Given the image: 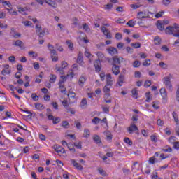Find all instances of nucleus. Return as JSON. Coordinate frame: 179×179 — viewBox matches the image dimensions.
I'll use <instances>...</instances> for the list:
<instances>
[{"label":"nucleus","instance_id":"obj_1","mask_svg":"<svg viewBox=\"0 0 179 179\" xmlns=\"http://www.w3.org/2000/svg\"><path fill=\"white\" fill-rule=\"evenodd\" d=\"M166 34L173 36V37H178L179 38V25L177 23H174L173 25L168 26L165 29Z\"/></svg>","mask_w":179,"mask_h":179},{"label":"nucleus","instance_id":"obj_2","mask_svg":"<svg viewBox=\"0 0 179 179\" xmlns=\"http://www.w3.org/2000/svg\"><path fill=\"white\" fill-rule=\"evenodd\" d=\"M173 78L172 74H169L168 76L163 78V83L165 85L166 89L170 92L173 91V85H171V78Z\"/></svg>","mask_w":179,"mask_h":179},{"label":"nucleus","instance_id":"obj_3","mask_svg":"<svg viewBox=\"0 0 179 179\" xmlns=\"http://www.w3.org/2000/svg\"><path fill=\"white\" fill-rule=\"evenodd\" d=\"M106 61H108V64L110 65H121V62H124V59L122 57H118V56H114L113 58L107 57Z\"/></svg>","mask_w":179,"mask_h":179},{"label":"nucleus","instance_id":"obj_4","mask_svg":"<svg viewBox=\"0 0 179 179\" xmlns=\"http://www.w3.org/2000/svg\"><path fill=\"white\" fill-rule=\"evenodd\" d=\"M35 29H36V34L38 37H40L41 38H43V37L45 36V30H46L45 28L43 29V27H41V25L36 24L35 26Z\"/></svg>","mask_w":179,"mask_h":179},{"label":"nucleus","instance_id":"obj_5","mask_svg":"<svg viewBox=\"0 0 179 179\" xmlns=\"http://www.w3.org/2000/svg\"><path fill=\"white\" fill-rule=\"evenodd\" d=\"M149 15H153V13L150 11L144 10V11H141L138 13L137 16H138V19H140L141 20H142V19L150 18V16Z\"/></svg>","mask_w":179,"mask_h":179},{"label":"nucleus","instance_id":"obj_6","mask_svg":"<svg viewBox=\"0 0 179 179\" xmlns=\"http://www.w3.org/2000/svg\"><path fill=\"white\" fill-rule=\"evenodd\" d=\"M123 83H125V75L120 73L118 76V79L116 83V85H118V86L121 87L122 86Z\"/></svg>","mask_w":179,"mask_h":179},{"label":"nucleus","instance_id":"obj_7","mask_svg":"<svg viewBox=\"0 0 179 179\" xmlns=\"http://www.w3.org/2000/svg\"><path fill=\"white\" fill-rule=\"evenodd\" d=\"M127 131L129 134H132L135 131H139V129H138V127L135 125L134 122H131L130 127L127 128Z\"/></svg>","mask_w":179,"mask_h":179},{"label":"nucleus","instance_id":"obj_8","mask_svg":"<svg viewBox=\"0 0 179 179\" xmlns=\"http://www.w3.org/2000/svg\"><path fill=\"white\" fill-rule=\"evenodd\" d=\"M48 120L50 121H52L53 124L56 125V124H59V122H61V118L60 117H54V115H48Z\"/></svg>","mask_w":179,"mask_h":179},{"label":"nucleus","instance_id":"obj_9","mask_svg":"<svg viewBox=\"0 0 179 179\" xmlns=\"http://www.w3.org/2000/svg\"><path fill=\"white\" fill-rule=\"evenodd\" d=\"M53 149L57 152V153H65V148H62L61 145H55L53 146Z\"/></svg>","mask_w":179,"mask_h":179},{"label":"nucleus","instance_id":"obj_10","mask_svg":"<svg viewBox=\"0 0 179 179\" xmlns=\"http://www.w3.org/2000/svg\"><path fill=\"white\" fill-rule=\"evenodd\" d=\"M64 83H65L64 80H59V86L61 93H64V94H66V88H65Z\"/></svg>","mask_w":179,"mask_h":179},{"label":"nucleus","instance_id":"obj_11","mask_svg":"<svg viewBox=\"0 0 179 179\" xmlns=\"http://www.w3.org/2000/svg\"><path fill=\"white\" fill-rule=\"evenodd\" d=\"M159 93L164 100V101H167V91H166V89L164 88H161L159 90Z\"/></svg>","mask_w":179,"mask_h":179},{"label":"nucleus","instance_id":"obj_12","mask_svg":"<svg viewBox=\"0 0 179 179\" xmlns=\"http://www.w3.org/2000/svg\"><path fill=\"white\" fill-rule=\"evenodd\" d=\"M107 51L108 54H110L112 56L117 55V54H118V50H117V48L114 47H110L107 49Z\"/></svg>","mask_w":179,"mask_h":179},{"label":"nucleus","instance_id":"obj_13","mask_svg":"<svg viewBox=\"0 0 179 179\" xmlns=\"http://www.w3.org/2000/svg\"><path fill=\"white\" fill-rule=\"evenodd\" d=\"M71 163L73 164V167L77 169V170H83V166H82L79 163L76 162L75 159H71Z\"/></svg>","mask_w":179,"mask_h":179},{"label":"nucleus","instance_id":"obj_14","mask_svg":"<svg viewBox=\"0 0 179 179\" xmlns=\"http://www.w3.org/2000/svg\"><path fill=\"white\" fill-rule=\"evenodd\" d=\"M106 85L107 86H113V77L110 73L106 74Z\"/></svg>","mask_w":179,"mask_h":179},{"label":"nucleus","instance_id":"obj_15","mask_svg":"<svg viewBox=\"0 0 179 179\" xmlns=\"http://www.w3.org/2000/svg\"><path fill=\"white\" fill-rule=\"evenodd\" d=\"M13 45L23 49V45H24V43L21 40H17L13 43Z\"/></svg>","mask_w":179,"mask_h":179},{"label":"nucleus","instance_id":"obj_16","mask_svg":"<svg viewBox=\"0 0 179 179\" xmlns=\"http://www.w3.org/2000/svg\"><path fill=\"white\" fill-rule=\"evenodd\" d=\"M112 72L114 75H119L120 73V66L114 64L112 66Z\"/></svg>","mask_w":179,"mask_h":179},{"label":"nucleus","instance_id":"obj_17","mask_svg":"<svg viewBox=\"0 0 179 179\" xmlns=\"http://www.w3.org/2000/svg\"><path fill=\"white\" fill-rule=\"evenodd\" d=\"M103 99H104V101L105 103H108V104H110L111 103V94H104V96H103Z\"/></svg>","mask_w":179,"mask_h":179},{"label":"nucleus","instance_id":"obj_18","mask_svg":"<svg viewBox=\"0 0 179 179\" xmlns=\"http://www.w3.org/2000/svg\"><path fill=\"white\" fill-rule=\"evenodd\" d=\"M50 54L52 60L55 62H57V61H58V54H57V51L52 50V53Z\"/></svg>","mask_w":179,"mask_h":179},{"label":"nucleus","instance_id":"obj_19","mask_svg":"<svg viewBox=\"0 0 179 179\" xmlns=\"http://www.w3.org/2000/svg\"><path fill=\"white\" fill-rule=\"evenodd\" d=\"M77 62L78 64H80V65H82V64H83V53H82V52H78Z\"/></svg>","mask_w":179,"mask_h":179},{"label":"nucleus","instance_id":"obj_20","mask_svg":"<svg viewBox=\"0 0 179 179\" xmlns=\"http://www.w3.org/2000/svg\"><path fill=\"white\" fill-rule=\"evenodd\" d=\"M80 107L82 108H87V100L86 98H83L80 102Z\"/></svg>","mask_w":179,"mask_h":179},{"label":"nucleus","instance_id":"obj_21","mask_svg":"<svg viewBox=\"0 0 179 179\" xmlns=\"http://www.w3.org/2000/svg\"><path fill=\"white\" fill-rule=\"evenodd\" d=\"M157 27L159 30H160L161 31H163V30H164V24L162 22V21H157Z\"/></svg>","mask_w":179,"mask_h":179},{"label":"nucleus","instance_id":"obj_22","mask_svg":"<svg viewBox=\"0 0 179 179\" xmlns=\"http://www.w3.org/2000/svg\"><path fill=\"white\" fill-rule=\"evenodd\" d=\"M172 117L174 119L176 125H179L178 115L177 114V113H176V111H173L172 113Z\"/></svg>","mask_w":179,"mask_h":179},{"label":"nucleus","instance_id":"obj_23","mask_svg":"<svg viewBox=\"0 0 179 179\" xmlns=\"http://www.w3.org/2000/svg\"><path fill=\"white\" fill-rule=\"evenodd\" d=\"M10 37H13V38H20L22 37V34L19 32H10Z\"/></svg>","mask_w":179,"mask_h":179},{"label":"nucleus","instance_id":"obj_24","mask_svg":"<svg viewBox=\"0 0 179 179\" xmlns=\"http://www.w3.org/2000/svg\"><path fill=\"white\" fill-rule=\"evenodd\" d=\"M85 82H86V78L81 76L78 80L79 86H83V85H85Z\"/></svg>","mask_w":179,"mask_h":179},{"label":"nucleus","instance_id":"obj_25","mask_svg":"<svg viewBox=\"0 0 179 179\" xmlns=\"http://www.w3.org/2000/svg\"><path fill=\"white\" fill-rule=\"evenodd\" d=\"M66 44L68 45V48L70 51H73L74 48H73V43H72V42H71V41H66Z\"/></svg>","mask_w":179,"mask_h":179},{"label":"nucleus","instance_id":"obj_26","mask_svg":"<svg viewBox=\"0 0 179 179\" xmlns=\"http://www.w3.org/2000/svg\"><path fill=\"white\" fill-rule=\"evenodd\" d=\"M154 41H155V45H160V44L162 43V39L159 36H155Z\"/></svg>","mask_w":179,"mask_h":179},{"label":"nucleus","instance_id":"obj_27","mask_svg":"<svg viewBox=\"0 0 179 179\" xmlns=\"http://www.w3.org/2000/svg\"><path fill=\"white\" fill-rule=\"evenodd\" d=\"M131 93L134 99H138V90H136V88H134L131 90Z\"/></svg>","mask_w":179,"mask_h":179},{"label":"nucleus","instance_id":"obj_28","mask_svg":"<svg viewBox=\"0 0 179 179\" xmlns=\"http://www.w3.org/2000/svg\"><path fill=\"white\" fill-rule=\"evenodd\" d=\"M165 148H166L162 149V152H168V153H170V152H173V148H171V147H170L169 145H166Z\"/></svg>","mask_w":179,"mask_h":179},{"label":"nucleus","instance_id":"obj_29","mask_svg":"<svg viewBox=\"0 0 179 179\" xmlns=\"http://www.w3.org/2000/svg\"><path fill=\"white\" fill-rule=\"evenodd\" d=\"M55 80H57V76L55 74H51L50 78V83H55Z\"/></svg>","mask_w":179,"mask_h":179},{"label":"nucleus","instance_id":"obj_30","mask_svg":"<svg viewBox=\"0 0 179 179\" xmlns=\"http://www.w3.org/2000/svg\"><path fill=\"white\" fill-rule=\"evenodd\" d=\"M93 140L94 141V142H96V143H101V139L98 135L94 136Z\"/></svg>","mask_w":179,"mask_h":179},{"label":"nucleus","instance_id":"obj_31","mask_svg":"<svg viewBox=\"0 0 179 179\" xmlns=\"http://www.w3.org/2000/svg\"><path fill=\"white\" fill-rule=\"evenodd\" d=\"M152 107L155 110H159V108H160V106H159V101H153L152 102Z\"/></svg>","mask_w":179,"mask_h":179},{"label":"nucleus","instance_id":"obj_32","mask_svg":"<svg viewBox=\"0 0 179 179\" xmlns=\"http://www.w3.org/2000/svg\"><path fill=\"white\" fill-rule=\"evenodd\" d=\"M1 3H2L3 6H8V8H10V6H12V4L10 3V1H2Z\"/></svg>","mask_w":179,"mask_h":179},{"label":"nucleus","instance_id":"obj_33","mask_svg":"<svg viewBox=\"0 0 179 179\" xmlns=\"http://www.w3.org/2000/svg\"><path fill=\"white\" fill-rule=\"evenodd\" d=\"M100 121H101V120H100V118L99 117H94L92 119V123L94 124L95 125H97V124H99Z\"/></svg>","mask_w":179,"mask_h":179},{"label":"nucleus","instance_id":"obj_34","mask_svg":"<svg viewBox=\"0 0 179 179\" xmlns=\"http://www.w3.org/2000/svg\"><path fill=\"white\" fill-rule=\"evenodd\" d=\"M133 66L134 68H139L141 66V62H139L138 60L134 61L133 63Z\"/></svg>","mask_w":179,"mask_h":179},{"label":"nucleus","instance_id":"obj_35","mask_svg":"<svg viewBox=\"0 0 179 179\" xmlns=\"http://www.w3.org/2000/svg\"><path fill=\"white\" fill-rule=\"evenodd\" d=\"M31 97L34 101H38V96L36 93H33Z\"/></svg>","mask_w":179,"mask_h":179},{"label":"nucleus","instance_id":"obj_36","mask_svg":"<svg viewBox=\"0 0 179 179\" xmlns=\"http://www.w3.org/2000/svg\"><path fill=\"white\" fill-rule=\"evenodd\" d=\"M108 86H110V85H106L103 87V92H104L105 94H110V88H108Z\"/></svg>","mask_w":179,"mask_h":179},{"label":"nucleus","instance_id":"obj_37","mask_svg":"<svg viewBox=\"0 0 179 179\" xmlns=\"http://www.w3.org/2000/svg\"><path fill=\"white\" fill-rule=\"evenodd\" d=\"M98 171L99 174H101V176H107V173L106 172V171H104L101 168L98 169Z\"/></svg>","mask_w":179,"mask_h":179},{"label":"nucleus","instance_id":"obj_38","mask_svg":"<svg viewBox=\"0 0 179 179\" xmlns=\"http://www.w3.org/2000/svg\"><path fill=\"white\" fill-rule=\"evenodd\" d=\"M35 108L37 110H44V106L41 105V103H36Z\"/></svg>","mask_w":179,"mask_h":179},{"label":"nucleus","instance_id":"obj_39","mask_svg":"<svg viewBox=\"0 0 179 179\" xmlns=\"http://www.w3.org/2000/svg\"><path fill=\"white\" fill-rule=\"evenodd\" d=\"M135 24H136V23L132 20H129L127 22V26H129V27H134Z\"/></svg>","mask_w":179,"mask_h":179},{"label":"nucleus","instance_id":"obj_40","mask_svg":"<svg viewBox=\"0 0 179 179\" xmlns=\"http://www.w3.org/2000/svg\"><path fill=\"white\" fill-rule=\"evenodd\" d=\"M102 110L105 114H108V113H110V107L108 106H103Z\"/></svg>","mask_w":179,"mask_h":179},{"label":"nucleus","instance_id":"obj_41","mask_svg":"<svg viewBox=\"0 0 179 179\" xmlns=\"http://www.w3.org/2000/svg\"><path fill=\"white\" fill-rule=\"evenodd\" d=\"M131 47L134 48H141V43H131Z\"/></svg>","mask_w":179,"mask_h":179},{"label":"nucleus","instance_id":"obj_42","mask_svg":"<svg viewBox=\"0 0 179 179\" xmlns=\"http://www.w3.org/2000/svg\"><path fill=\"white\" fill-rule=\"evenodd\" d=\"M115 38H116V40H122V34L117 32L115 34Z\"/></svg>","mask_w":179,"mask_h":179},{"label":"nucleus","instance_id":"obj_43","mask_svg":"<svg viewBox=\"0 0 179 179\" xmlns=\"http://www.w3.org/2000/svg\"><path fill=\"white\" fill-rule=\"evenodd\" d=\"M101 31H102V33H103L104 36H107L108 32L109 31L108 29H107V28H106L105 27H102L101 28Z\"/></svg>","mask_w":179,"mask_h":179},{"label":"nucleus","instance_id":"obj_44","mask_svg":"<svg viewBox=\"0 0 179 179\" xmlns=\"http://www.w3.org/2000/svg\"><path fill=\"white\" fill-rule=\"evenodd\" d=\"M122 171L124 174V176H128L131 173V170L127 169V168H122Z\"/></svg>","mask_w":179,"mask_h":179},{"label":"nucleus","instance_id":"obj_45","mask_svg":"<svg viewBox=\"0 0 179 179\" xmlns=\"http://www.w3.org/2000/svg\"><path fill=\"white\" fill-rule=\"evenodd\" d=\"M74 124H75V125H76L77 129H80V128H82V124H80V123L79 122V121L76 120V121L74 122Z\"/></svg>","mask_w":179,"mask_h":179},{"label":"nucleus","instance_id":"obj_46","mask_svg":"<svg viewBox=\"0 0 179 179\" xmlns=\"http://www.w3.org/2000/svg\"><path fill=\"white\" fill-rule=\"evenodd\" d=\"M1 75H3L4 76L5 75H10V70L3 69L1 71Z\"/></svg>","mask_w":179,"mask_h":179},{"label":"nucleus","instance_id":"obj_47","mask_svg":"<svg viewBox=\"0 0 179 179\" xmlns=\"http://www.w3.org/2000/svg\"><path fill=\"white\" fill-rule=\"evenodd\" d=\"M125 143H127V145H129V146H132V141L129 139V138L127 137L124 138Z\"/></svg>","mask_w":179,"mask_h":179},{"label":"nucleus","instance_id":"obj_48","mask_svg":"<svg viewBox=\"0 0 179 179\" xmlns=\"http://www.w3.org/2000/svg\"><path fill=\"white\" fill-rule=\"evenodd\" d=\"M55 48L56 50H57V51H60L61 52L64 51V48H62V46L59 45V44L58 43L55 45Z\"/></svg>","mask_w":179,"mask_h":179},{"label":"nucleus","instance_id":"obj_49","mask_svg":"<svg viewBox=\"0 0 179 179\" xmlns=\"http://www.w3.org/2000/svg\"><path fill=\"white\" fill-rule=\"evenodd\" d=\"M143 66H149L150 65V59H145V62L143 63Z\"/></svg>","mask_w":179,"mask_h":179},{"label":"nucleus","instance_id":"obj_50","mask_svg":"<svg viewBox=\"0 0 179 179\" xmlns=\"http://www.w3.org/2000/svg\"><path fill=\"white\" fill-rule=\"evenodd\" d=\"M145 96H146V101L147 103H149V101H150V100H152V98L150 97V92H146L145 93Z\"/></svg>","mask_w":179,"mask_h":179},{"label":"nucleus","instance_id":"obj_51","mask_svg":"<svg viewBox=\"0 0 179 179\" xmlns=\"http://www.w3.org/2000/svg\"><path fill=\"white\" fill-rule=\"evenodd\" d=\"M84 134H85V138H89V136H90V131L88 129H84Z\"/></svg>","mask_w":179,"mask_h":179},{"label":"nucleus","instance_id":"obj_52","mask_svg":"<svg viewBox=\"0 0 179 179\" xmlns=\"http://www.w3.org/2000/svg\"><path fill=\"white\" fill-rule=\"evenodd\" d=\"M157 125H159V127H163V125H164V122L161 119H158L157 120Z\"/></svg>","mask_w":179,"mask_h":179},{"label":"nucleus","instance_id":"obj_53","mask_svg":"<svg viewBox=\"0 0 179 179\" xmlns=\"http://www.w3.org/2000/svg\"><path fill=\"white\" fill-rule=\"evenodd\" d=\"M67 148H68V149H69V150H71V152H72L73 153H75L76 150L73 148V145H72V144L67 145Z\"/></svg>","mask_w":179,"mask_h":179},{"label":"nucleus","instance_id":"obj_54","mask_svg":"<svg viewBox=\"0 0 179 179\" xmlns=\"http://www.w3.org/2000/svg\"><path fill=\"white\" fill-rule=\"evenodd\" d=\"M83 29L86 31H90V28L89 27V25H87V24L86 23L83 24Z\"/></svg>","mask_w":179,"mask_h":179},{"label":"nucleus","instance_id":"obj_55","mask_svg":"<svg viewBox=\"0 0 179 179\" xmlns=\"http://www.w3.org/2000/svg\"><path fill=\"white\" fill-rule=\"evenodd\" d=\"M159 66L161 68H163V69H167V64L166 63L163 62H161L159 63Z\"/></svg>","mask_w":179,"mask_h":179},{"label":"nucleus","instance_id":"obj_56","mask_svg":"<svg viewBox=\"0 0 179 179\" xmlns=\"http://www.w3.org/2000/svg\"><path fill=\"white\" fill-rule=\"evenodd\" d=\"M56 69L58 72H60L61 75H64V69H65L64 67H57V68H56Z\"/></svg>","mask_w":179,"mask_h":179},{"label":"nucleus","instance_id":"obj_57","mask_svg":"<svg viewBox=\"0 0 179 179\" xmlns=\"http://www.w3.org/2000/svg\"><path fill=\"white\" fill-rule=\"evenodd\" d=\"M68 125H69L68 121L62 122V127H63V128H68Z\"/></svg>","mask_w":179,"mask_h":179},{"label":"nucleus","instance_id":"obj_58","mask_svg":"<svg viewBox=\"0 0 179 179\" xmlns=\"http://www.w3.org/2000/svg\"><path fill=\"white\" fill-rule=\"evenodd\" d=\"M104 45H106L104 44V43H100L96 44V48H98V50H101V48H103V47H104Z\"/></svg>","mask_w":179,"mask_h":179},{"label":"nucleus","instance_id":"obj_59","mask_svg":"<svg viewBox=\"0 0 179 179\" xmlns=\"http://www.w3.org/2000/svg\"><path fill=\"white\" fill-rule=\"evenodd\" d=\"M74 146L77 148L78 149H82V143H74Z\"/></svg>","mask_w":179,"mask_h":179},{"label":"nucleus","instance_id":"obj_60","mask_svg":"<svg viewBox=\"0 0 179 179\" xmlns=\"http://www.w3.org/2000/svg\"><path fill=\"white\" fill-rule=\"evenodd\" d=\"M174 149H179V141L173 142Z\"/></svg>","mask_w":179,"mask_h":179},{"label":"nucleus","instance_id":"obj_61","mask_svg":"<svg viewBox=\"0 0 179 179\" xmlns=\"http://www.w3.org/2000/svg\"><path fill=\"white\" fill-rule=\"evenodd\" d=\"M113 8V4L112 3H108L104 6V9L110 10Z\"/></svg>","mask_w":179,"mask_h":179},{"label":"nucleus","instance_id":"obj_62","mask_svg":"<svg viewBox=\"0 0 179 179\" xmlns=\"http://www.w3.org/2000/svg\"><path fill=\"white\" fill-rule=\"evenodd\" d=\"M150 85H152V81L146 80L144 83L145 87H150Z\"/></svg>","mask_w":179,"mask_h":179},{"label":"nucleus","instance_id":"obj_63","mask_svg":"<svg viewBox=\"0 0 179 179\" xmlns=\"http://www.w3.org/2000/svg\"><path fill=\"white\" fill-rule=\"evenodd\" d=\"M96 55H97V57L99 58L98 59H100V58H104V54L103 52H98L96 53Z\"/></svg>","mask_w":179,"mask_h":179},{"label":"nucleus","instance_id":"obj_64","mask_svg":"<svg viewBox=\"0 0 179 179\" xmlns=\"http://www.w3.org/2000/svg\"><path fill=\"white\" fill-rule=\"evenodd\" d=\"M176 100L179 102V87L176 90Z\"/></svg>","mask_w":179,"mask_h":179}]
</instances>
